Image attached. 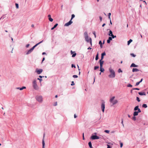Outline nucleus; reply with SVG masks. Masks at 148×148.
<instances>
[{"mask_svg":"<svg viewBox=\"0 0 148 148\" xmlns=\"http://www.w3.org/2000/svg\"><path fill=\"white\" fill-rule=\"evenodd\" d=\"M111 36L112 37V38H114L116 37V36H114L113 34Z\"/></svg>","mask_w":148,"mask_h":148,"instance_id":"nucleus-39","label":"nucleus"},{"mask_svg":"<svg viewBox=\"0 0 148 148\" xmlns=\"http://www.w3.org/2000/svg\"><path fill=\"white\" fill-rule=\"evenodd\" d=\"M85 40L87 42H90L91 45H92L91 38L88 36L87 32H86L84 33Z\"/></svg>","mask_w":148,"mask_h":148,"instance_id":"nucleus-2","label":"nucleus"},{"mask_svg":"<svg viewBox=\"0 0 148 148\" xmlns=\"http://www.w3.org/2000/svg\"><path fill=\"white\" fill-rule=\"evenodd\" d=\"M143 80V79L142 78L141 79L140 81L139 82H140V83H141L142 81Z\"/></svg>","mask_w":148,"mask_h":148,"instance_id":"nucleus-60","label":"nucleus"},{"mask_svg":"<svg viewBox=\"0 0 148 148\" xmlns=\"http://www.w3.org/2000/svg\"><path fill=\"white\" fill-rule=\"evenodd\" d=\"M45 60V58H43L42 59V62H43Z\"/></svg>","mask_w":148,"mask_h":148,"instance_id":"nucleus-61","label":"nucleus"},{"mask_svg":"<svg viewBox=\"0 0 148 148\" xmlns=\"http://www.w3.org/2000/svg\"><path fill=\"white\" fill-rule=\"evenodd\" d=\"M76 53H74V54H73V55L72 56V57H75L76 56Z\"/></svg>","mask_w":148,"mask_h":148,"instance_id":"nucleus-37","label":"nucleus"},{"mask_svg":"<svg viewBox=\"0 0 148 148\" xmlns=\"http://www.w3.org/2000/svg\"><path fill=\"white\" fill-rule=\"evenodd\" d=\"M37 79H38V80H40V82H41L42 81V79H39V78H38Z\"/></svg>","mask_w":148,"mask_h":148,"instance_id":"nucleus-56","label":"nucleus"},{"mask_svg":"<svg viewBox=\"0 0 148 148\" xmlns=\"http://www.w3.org/2000/svg\"><path fill=\"white\" fill-rule=\"evenodd\" d=\"M115 98L114 97H112L110 99V102L112 103L113 105H114L116 104L118 102V101L116 100H114Z\"/></svg>","mask_w":148,"mask_h":148,"instance_id":"nucleus-5","label":"nucleus"},{"mask_svg":"<svg viewBox=\"0 0 148 148\" xmlns=\"http://www.w3.org/2000/svg\"><path fill=\"white\" fill-rule=\"evenodd\" d=\"M136 100L138 102H140V100L139 99V98L138 97H136Z\"/></svg>","mask_w":148,"mask_h":148,"instance_id":"nucleus-33","label":"nucleus"},{"mask_svg":"<svg viewBox=\"0 0 148 148\" xmlns=\"http://www.w3.org/2000/svg\"><path fill=\"white\" fill-rule=\"evenodd\" d=\"M99 66H95L94 67V69L95 70H96L98 68H99Z\"/></svg>","mask_w":148,"mask_h":148,"instance_id":"nucleus-35","label":"nucleus"},{"mask_svg":"<svg viewBox=\"0 0 148 148\" xmlns=\"http://www.w3.org/2000/svg\"><path fill=\"white\" fill-rule=\"evenodd\" d=\"M138 94L140 95H145V92H139Z\"/></svg>","mask_w":148,"mask_h":148,"instance_id":"nucleus-18","label":"nucleus"},{"mask_svg":"<svg viewBox=\"0 0 148 148\" xmlns=\"http://www.w3.org/2000/svg\"><path fill=\"white\" fill-rule=\"evenodd\" d=\"M58 25V24L56 23V24L53 26L55 28Z\"/></svg>","mask_w":148,"mask_h":148,"instance_id":"nucleus-43","label":"nucleus"},{"mask_svg":"<svg viewBox=\"0 0 148 148\" xmlns=\"http://www.w3.org/2000/svg\"><path fill=\"white\" fill-rule=\"evenodd\" d=\"M26 88L25 87L23 86L22 87L20 88L19 89L20 90H22L24 89H25Z\"/></svg>","mask_w":148,"mask_h":148,"instance_id":"nucleus-26","label":"nucleus"},{"mask_svg":"<svg viewBox=\"0 0 148 148\" xmlns=\"http://www.w3.org/2000/svg\"><path fill=\"white\" fill-rule=\"evenodd\" d=\"M127 86L128 87H132V85H131V84H128V85H127Z\"/></svg>","mask_w":148,"mask_h":148,"instance_id":"nucleus-29","label":"nucleus"},{"mask_svg":"<svg viewBox=\"0 0 148 148\" xmlns=\"http://www.w3.org/2000/svg\"><path fill=\"white\" fill-rule=\"evenodd\" d=\"M139 71V70L138 69L136 68H133L132 69V71L133 72H137Z\"/></svg>","mask_w":148,"mask_h":148,"instance_id":"nucleus-13","label":"nucleus"},{"mask_svg":"<svg viewBox=\"0 0 148 148\" xmlns=\"http://www.w3.org/2000/svg\"><path fill=\"white\" fill-rule=\"evenodd\" d=\"M43 41V40L40 41V42L36 44L31 49L29 50L27 53H26V54L28 55L30 53L33 51V50L34 49V48L36 47L37 45H39L40 43H42Z\"/></svg>","mask_w":148,"mask_h":148,"instance_id":"nucleus-3","label":"nucleus"},{"mask_svg":"<svg viewBox=\"0 0 148 148\" xmlns=\"http://www.w3.org/2000/svg\"><path fill=\"white\" fill-rule=\"evenodd\" d=\"M36 99L39 102H41L42 101V97L41 96H37L36 97Z\"/></svg>","mask_w":148,"mask_h":148,"instance_id":"nucleus-7","label":"nucleus"},{"mask_svg":"<svg viewBox=\"0 0 148 148\" xmlns=\"http://www.w3.org/2000/svg\"><path fill=\"white\" fill-rule=\"evenodd\" d=\"M110 41L108 39L107 40V42L108 43H109L110 42Z\"/></svg>","mask_w":148,"mask_h":148,"instance_id":"nucleus-51","label":"nucleus"},{"mask_svg":"<svg viewBox=\"0 0 148 148\" xmlns=\"http://www.w3.org/2000/svg\"><path fill=\"white\" fill-rule=\"evenodd\" d=\"M48 17L49 18V20L51 22H52L53 21V19L51 18V15L50 14L48 15Z\"/></svg>","mask_w":148,"mask_h":148,"instance_id":"nucleus-11","label":"nucleus"},{"mask_svg":"<svg viewBox=\"0 0 148 148\" xmlns=\"http://www.w3.org/2000/svg\"><path fill=\"white\" fill-rule=\"evenodd\" d=\"M57 102H56L55 103H54V106H56L57 105Z\"/></svg>","mask_w":148,"mask_h":148,"instance_id":"nucleus-57","label":"nucleus"},{"mask_svg":"<svg viewBox=\"0 0 148 148\" xmlns=\"http://www.w3.org/2000/svg\"><path fill=\"white\" fill-rule=\"evenodd\" d=\"M92 49L90 47H89L88 48V49Z\"/></svg>","mask_w":148,"mask_h":148,"instance_id":"nucleus-63","label":"nucleus"},{"mask_svg":"<svg viewBox=\"0 0 148 148\" xmlns=\"http://www.w3.org/2000/svg\"><path fill=\"white\" fill-rule=\"evenodd\" d=\"M99 44L100 45V46L101 48L102 47V42L101 41H100L99 42Z\"/></svg>","mask_w":148,"mask_h":148,"instance_id":"nucleus-25","label":"nucleus"},{"mask_svg":"<svg viewBox=\"0 0 148 148\" xmlns=\"http://www.w3.org/2000/svg\"><path fill=\"white\" fill-rule=\"evenodd\" d=\"M100 67H102L104 61L103 60H100L99 61Z\"/></svg>","mask_w":148,"mask_h":148,"instance_id":"nucleus-12","label":"nucleus"},{"mask_svg":"<svg viewBox=\"0 0 148 148\" xmlns=\"http://www.w3.org/2000/svg\"><path fill=\"white\" fill-rule=\"evenodd\" d=\"M106 25V24L105 23H103V25H102V26L103 27H104L105 25Z\"/></svg>","mask_w":148,"mask_h":148,"instance_id":"nucleus-62","label":"nucleus"},{"mask_svg":"<svg viewBox=\"0 0 148 148\" xmlns=\"http://www.w3.org/2000/svg\"><path fill=\"white\" fill-rule=\"evenodd\" d=\"M112 38L111 37H109L108 38V40H110V41L112 40Z\"/></svg>","mask_w":148,"mask_h":148,"instance_id":"nucleus-44","label":"nucleus"},{"mask_svg":"<svg viewBox=\"0 0 148 148\" xmlns=\"http://www.w3.org/2000/svg\"><path fill=\"white\" fill-rule=\"evenodd\" d=\"M42 148H45V143L44 138L42 140Z\"/></svg>","mask_w":148,"mask_h":148,"instance_id":"nucleus-15","label":"nucleus"},{"mask_svg":"<svg viewBox=\"0 0 148 148\" xmlns=\"http://www.w3.org/2000/svg\"><path fill=\"white\" fill-rule=\"evenodd\" d=\"M104 132H105L108 134L110 132V131L108 130H105Z\"/></svg>","mask_w":148,"mask_h":148,"instance_id":"nucleus-31","label":"nucleus"},{"mask_svg":"<svg viewBox=\"0 0 148 148\" xmlns=\"http://www.w3.org/2000/svg\"><path fill=\"white\" fill-rule=\"evenodd\" d=\"M29 46V44H27L26 45V47L27 48H28Z\"/></svg>","mask_w":148,"mask_h":148,"instance_id":"nucleus-49","label":"nucleus"},{"mask_svg":"<svg viewBox=\"0 0 148 148\" xmlns=\"http://www.w3.org/2000/svg\"><path fill=\"white\" fill-rule=\"evenodd\" d=\"M103 56H102L101 55V59L100 60H103Z\"/></svg>","mask_w":148,"mask_h":148,"instance_id":"nucleus-53","label":"nucleus"},{"mask_svg":"<svg viewBox=\"0 0 148 148\" xmlns=\"http://www.w3.org/2000/svg\"><path fill=\"white\" fill-rule=\"evenodd\" d=\"M138 106H137L135 107L134 108V110L135 111H136V110H137L138 109Z\"/></svg>","mask_w":148,"mask_h":148,"instance_id":"nucleus-22","label":"nucleus"},{"mask_svg":"<svg viewBox=\"0 0 148 148\" xmlns=\"http://www.w3.org/2000/svg\"><path fill=\"white\" fill-rule=\"evenodd\" d=\"M130 55H131V56L134 57H135L136 56V55H135V54L133 53H131Z\"/></svg>","mask_w":148,"mask_h":148,"instance_id":"nucleus-27","label":"nucleus"},{"mask_svg":"<svg viewBox=\"0 0 148 148\" xmlns=\"http://www.w3.org/2000/svg\"><path fill=\"white\" fill-rule=\"evenodd\" d=\"M138 66V65H136L134 63H132L131 64V66H130L131 67H137Z\"/></svg>","mask_w":148,"mask_h":148,"instance_id":"nucleus-14","label":"nucleus"},{"mask_svg":"<svg viewBox=\"0 0 148 148\" xmlns=\"http://www.w3.org/2000/svg\"><path fill=\"white\" fill-rule=\"evenodd\" d=\"M107 148H111L110 146L109 145H107Z\"/></svg>","mask_w":148,"mask_h":148,"instance_id":"nucleus-46","label":"nucleus"},{"mask_svg":"<svg viewBox=\"0 0 148 148\" xmlns=\"http://www.w3.org/2000/svg\"><path fill=\"white\" fill-rule=\"evenodd\" d=\"M82 138H83V140H85V138H84V133H83V134H82Z\"/></svg>","mask_w":148,"mask_h":148,"instance_id":"nucleus-40","label":"nucleus"},{"mask_svg":"<svg viewBox=\"0 0 148 148\" xmlns=\"http://www.w3.org/2000/svg\"><path fill=\"white\" fill-rule=\"evenodd\" d=\"M121 123L122 124L123 126H124V124H123V119H122Z\"/></svg>","mask_w":148,"mask_h":148,"instance_id":"nucleus-55","label":"nucleus"},{"mask_svg":"<svg viewBox=\"0 0 148 148\" xmlns=\"http://www.w3.org/2000/svg\"><path fill=\"white\" fill-rule=\"evenodd\" d=\"M93 34H94V35L95 36V38H96V36L95 32H93Z\"/></svg>","mask_w":148,"mask_h":148,"instance_id":"nucleus-48","label":"nucleus"},{"mask_svg":"<svg viewBox=\"0 0 148 148\" xmlns=\"http://www.w3.org/2000/svg\"><path fill=\"white\" fill-rule=\"evenodd\" d=\"M113 35L112 32L111 30H110L109 32V35L110 36H111Z\"/></svg>","mask_w":148,"mask_h":148,"instance_id":"nucleus-20","label":"nucleus"},{"mask_svg":"<svg viewBox=\"0 0 148 148\" xmlns=\"http://www.w3.org/2000/svg\"><path fill=\"white\" fill-rule=\"evenodd\" d=\"M138 110V111H137V112H138V113L139 112H141V111L140 109L139 108Z\"/></svg>","mask_w":148,"mask_h":148,"instance_id":"nucleus-47","label":"nucleus"},{"mask_svg":"<svg viewBox=\"0 0 148 148\" xmlns=\"http://www.w3.org/2000/svg\"><path fill=\"white\" fill-rule=\"evenodd\" d=\"M75 85V84L74 83V82L72 81L71 82V86H73Z\"/></svg>","mask_w":148,"mask_h":148,"instance_id":"nucleus-41","label":"nucleus"},{"mask_svg":"<svg viewBox=\"0 0 148 148\" xmlns=\"http://www.w3.org/2000/svg\"><path fill=\"white\" fill-rule=\"evenodd\" d=\"M133 89H134V90H140V89L139 88H133Z\"/></svg>","mask_w":148,"mask_h":148,"instance_id":"nucleus-54","label":"nucleus"},{"mask_svg":"<svg viewBox=\"0 0 148 148\" xmlns=\"http://www.w3.org/2000/svg\"><path fill=\"white\" fill-rule=\"evenodd\" d=\"M123 145V143H120V147H121H121H122Z\"/></svg>","mask_w":148,"mask_h":148,"instance_id":"nucleus-45","label":"nucleus"},{"mask_svg":"<svg viewBox=\"0 0 148 148\" xmlns=\"http://www.w3.org/2000/svg\"><path fill=\"white\" fill-rule=\"evenodd\" d=\"M118 72L119 73H120V72H122V71L120 69H119L118 70Z\"/></svg>","mask_w":148,"mask_h":148,"instance_id":"nucleus-38","label":"nucleus"},{"mask_svg":"<svg viewBox=\"0 0 148 148\" xmlns=\"http://www.w3.org/2000/svg\"><path fill=\"white\" fill-rule=\"evenodd\" d=\"M77 117V116L76 115V114H75L74 115V117L75 118H76V117Z\"/></svg>","mask_w":148,"mask_h":148,"instance_id":"nucleus-59","label":"nucleus"},{"mask_svg":"<svg viewBox=\"0 0 148 148\" xmlns=\"http://www.w3.org/2000/svg\"><path fill=\"white\" fill-rule=\"evenodd\" d=\"M72 23H73V22L71 21V20L69 22L65 23L64 24V26H68L69 25H71Z\"/></svg>","mask_w":148,"mask_h":148,"instance_id":"nucleus-10","label":"nucleus"},{"mask_svg":"<svg viewBox=\"0 0 148 148\" xmlns=\"http://www.w3.org/2000/svg\"><path fill=\"white\" fill-rule=\"evenodd\" d=\"M91 138L92 140H95L99 139L100 138L96 135H92L91 137Z\"/></svg>","mask_w":148,"mask_h":148,"instance_id":"nucleus-9","label":"nucleus"},{"mask_svg":"<svg viewBox=\"0 0 148 148\" xmlns=\"http://www.w3.org/2000/svg\"><path fill=\"white\" fill-rule=\"evenodd\" d=\"M15 5H16V8L17 9L18 8V4H17V3H16L15 4Z\"/></svg>","mask_w":148,"mask_h":148,"instance_id":"nucleus-32","label":"nucleus"},{"mask_svg":"<svg viewBox=\"0 0 148 148\" xmlns=\"http://www.w3.org/2000/svg\"><path fill=\"white\" fill-rule=\"evenodd\" d=\"M142 107L143 108H146L147 107V106L146 104H143L142 105Z\"/></svg>","mask_w":148,"mask_h":148,"instance_id":"nucleus-24","label":"nucleus"},{"mask_svg":"<svg viewBox=\"0 0 148 148\" xmlns=\"http://www.w3.org/2000/svg\"><path fill=\"white\" fill-rule=\"evenodd\" d=\"M109 71L110 73V74L108 75V77L110 78H114L115 76V72L111 68H109Z\"/></svg>","mask_w":148,"mask_h":148,"instance_id":"nucleus-1","label":"nucleus"},{"mask_svg":"<svg viewBox=\"0 0 148 148\" xmlns=\"http://www.w3.org/2000/svg\"><path fill=\"white\" fill-rule=\"evenodd\" d=\"M138 114V113L137 111H135L133 114V115L134 116H137Z\"/></svg>","mask_w":148,"mask_h":148,"instance_id":"nucleus-16","label":"nucleus"},{"mask_svg":"<svg viewBox=\"0 0 148 148\" xmlns=\"http://www.w3.org/2000/svg\"><path fill=\"white\" fill-rule=\"evenodd\" d=\"M98 53H97V55L96 56V58H95V60H97L98 59Z\"/></svg>","mask_w":148,"mask_h":148,"instance_id":"nucleus-23","label":"nucleus"},{"mask_svg":"<svg viewBox=\"0 0 148 148\" xmlns=\"http://www.w3.org/2000/svg\"><path fill=\"white\" fill-rule=\"evenodd\" d=\"M140 82H137L136 83V85H135V86H138V85H139V84H140Z\"/></svg>","mask_w":148,"mask_h":148,"instance_id":"nucleus-34","label":"nucleus"},{"mask_svg":"<svg viewBox=\"0 0 148 148\" xmlns=\"http://www.w3.org/2000/svg\"><path fill=\"white\" fill-rule=\"evenodd\" d=\"M100 71L101 72H103L104 71V69L102 67H100Z\"/></svg>","mask_w":148,"mask_h":148,"instance_id":"nucleus-17","label":"nucleus"},{"mask_svg":"<svg viewBox=\"0 0 148 148\" xmlns=\"http://www.w3.org/2000/svg\"><path fill=\"white\" fill-rule=\"evenodd\" d=\"M43 71L42 69H36V72H37L38 74H40Z\"/></svg>","mask_w":148,"mask_h":148,"instance_id":"nucleus-8","label":"nucleus"},{"mask_svg":"<svg viewBox=\"0 0 148 148\" xmlns=\"http://www.w3.org/2000/svg\"><path fill=\"white\" fill-rule=\"evenodd\" d=\"M105 108V102L104 101H102V104L101 105V108L103 112L104 111Z\"/></svg>","mask_w":148,"mask_h":148,"instance_id":"nucleus-6","label":"nucleus"},{"mask_svg":"<svg viewBox=\"0 0 148 148\" xmlns=\"http://www.w3.org/2000/svg\"><path fill=\"white\" fill-rule=\"evenodd\" d=\"M88 145H89V147L90 148H92V146L91 143V142H89V143H88Z\"/></svg>","mask_w":148,"mask_h":148,"instance_id":"nucleus-19","label":"nucleus"},{"mask_svg":"<svg viewBox=\"0 0 148 148\" xmlns=\"http://www.w3.org/2000/svg\"><path fill=\"white\" fill-rule=\"evenodd\" d=\"M111 15V13H109L108 14V16H110Z\"/></svg>","mask_w":148,"mask_h":148,"instance_id":"nucleus-58","label":"nucleus"},{"mask_svg":"<svg viewBox=\"0 0 148 148\" xmlns=\"http://www.w3.org/2000/svg\"><path fill=\"white\" fill-rule=\"evenodd\" d=\"M33 86L34 88L36 90H37L38 88V87L36 81L34 80L33 82Z\"/></svg>","mask_w":148,"mask_h":148,"instance_id":"nucleus-4","label":"nucleus"},{"mask_svg":"<svg viewBox=\"0 0 148 148\" xmlns=\"http://www.w3.org/2000/svg\"><path fill=\"white\" fill-rule=\"evenodd\" d=\"M132 119L134 121L136 120V117L134 116L132 118Z\"/></svg>","mask_w":148,"mask_h":148,"instance_id":"nucleus-42","label":"nucleus"},{"mask_svg":"<svg viewBox=\"0 0 148 148\" xmlns=\"http://www.w3.org/2000/svg\"><path fill=\"white\" fill-rule=\"evenodd\" d=\"M73 77L74 78H76L78 77V76L77 75H73Z\"/></svg>","mask_w":148,"mask_h":148,"instance_id":"nucleus-30","label":"nucleus"},{"mask_svg":"<svg viewBox=\"0 0 148 148\" xmlns=\"http://www.w3.org/2000/svg\"><path fill=\"white\" fill-rule=\"evenodd\" d=\"M71 66L72 67H74L75 68V65H74L73 64H72Z\"/></svg>","mask_w":148,"mask_h":148,"instance_id":"nucleus-50","label":"nucleus"},{"mask_svg":"<svg viewBox=\"0 0 148 148\" xmlns=\"http://www.w3.org/2000/svg\"><path fill=\"white\" fill-rule=\"evenodd\" d=\"M75 17V15L74 14H73L71 15V20Z\"/></svg>","mask_w":148,"mask_h":148,"instance_id":"nucleus-28","label":"nucleus"},{"mask_svg":"<svg viewBox=\"0 0 148 148\" xmlns=\"http://www.w3.org/2000/svg\"><path fill=\"white\" fill-rule=\"evenodd\" d=\"M77 67H78V70L79 71L80 70V69H79V66H78V65H77Z\"/></svg>","mask_w":148,"mask_h":148,"instance_id":"nucleus-64","label":"nucleus"},{"mask_svg":"<svg viewBox=\"0 0 148 148\" xmlns=\"http://www.w3.org/2000/svg\"><path fill=\"white\" fill-rule=\"evenodd\" d=\"M105 55H106V53H105V52H104V53H102L101 54V55L102 56H105Z\"/></svg>","mask_w":148,"mask_h":148,"instance_id":"nucleus-36","label":"nucleus"},{"mask_svg":"<svg viewBox=\"0 0 148 148\" xmlns=\"http://www.w3.org/2000/svg\"><path fill=\"white\" fill-rule=\"evenodd\" d=\"M99 19L101 21H102V17L101 16H99Z\"/></svg>","mask_w":148,"mask_h":148,"instance_id":"nucleus-52","label":"nucleus"},{"mask_svg":"<svg viewBox=\"0 0 148 148\" xmlns=\"http://www.w3.org/2000/svg\"><path fill=\"white\" fill-rule=\"evenodd\" d=\"M132 41V40L130 39L127 42V45H129L130 43Z\"/></svg>","mask_w":148,"mask_h":148,"instance_id":"nucleus-21","label":"nucleus"}]
</instances>
